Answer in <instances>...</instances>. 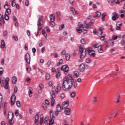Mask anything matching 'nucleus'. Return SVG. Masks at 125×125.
<instances>
[{"label": "nucleus", "instance_id": "53", "mask_svg": "<svg viewBox=\"0 0 125 125\" xmlns=\"http://www.w3.org/2000/svg\"><path fill=\"white\" fill-rule=\"evenodd\" d=\"M98 46H99L98 45V44H95L93 45V47H94V48H98Z\"/></svg>", "mask_w": 125, "mask_h": 125}, {"label": "nucleus", "instance_id": "10", "mask_svg": "<svg viewBox=\"0 0 125 125\" xmlns=\"http://www.w3.org/2000/svg\"><path fill=\"white\" fill-rule=\"evenodd\" d=\"M62 110V109L61 108V106L60 105V104H58L57 105V111L55 112L56 116H58L59 113L61 112Z\"/></svg>", "mask_w": 125, "mask_h": 125}, {"label": "nucleus", "instance_id": "48", "mask_svg": "<svg viewBox=\"0 0 125 125\" xmlns=\"http://www.w3.org/2000/svg\"><path fill=\"white\" fill-rule=\"evenodd\" d=\"M104 43L106 46V48H108V47H109V45H108V42L107 41H104Z\"/></svg>", "mask_w": 125, "mask_h": 125}, {"label": "nucleus", "instance_id": "3", "mask_svg": "<svg viewBox=\"0 0 125 125\" xmlns=\"http://www.w3.org/2000/svg\"><path fill=\"white\" fill-rule=\"evenodd\" d=\"M14 118V114L13 113H10L8 115V120H9V123L10 125H12L13 124V120H12Z\"/></svg>", "mask_w": 125, "mask_h": 125}, {"label": "nucleus", "instance_id": "22", "mask_svg": "<svg viewBox=\"0 0 125 125\" xmlns=\"http://www.w3.org/2000/svg\"><path fill=\"white\" fill-rule=\"evenodd\" d=\"M60 90H61V85L58 84L57 85V88L56 89V92L58 93V92H60Z\"/></svg>", "mask_w": 125, "mask_h": 125}, {"label": "nucleus", "instance_id": "62", "mask_svg": "<svg viewBox=\"0 0 125 125\" xmlns=\"http://www.w3.org/2000/svg\"><path fill=\"white\" fill-rule=\"evenodd\" d=\"M6 36H7V31H5L3 32V36L4 37H6Z\"/></svg>", "mask_w": 125, "mask_h": 125}, {"label": "nucleus", "instance_id": "9", "mask_svg": "<svg viewBox=\"0 0 125 125\" xmlns=\"http://www.w3.org/2000/svg\"><path fill=\"white\" fill-rule=\"evenodd\" d=\"M85 68V65L83 63H81V64L79 65L78 70L80 71V72H84Z\"/></svg>", "mask_w": 125, "mask_h": 125}, {"label": "nucleus", "instance_id": "12", "mask_svg": "<svg viewBox=\"0 0 125 125\" xmlns=\"http://www.w3.org/2000/svg\"><path fill=\"white\" fill-rule=\"evenodd\" d=\"M112 14L113 16L112 17V20L113 21H116V20H117V19L119 18V14H118L117 12H113Z\"/></svg>", "mask_w": 125, "mask_h": 125}, {"label": "nucleus", "instance_id": "45", "mask_svg": "<svg viewBox=\"0 0 125 125\" xmlns=\"http://www.w3.org/2000/svg\"><path fill=\"white\" fill-rule=\"evenodd\" d=\"M5 89H8V83H5V85H4Z\"/></svg>", "mask_w": 125, "mask_h": 125}, {"label": "nucleus", "instance_id": "38", "mask_svg": "<svg viewBox=\"0 0 125 125\" xmlns=\"http://www.w3.org/2000/svg\"><path fill=\"white\" fill-rule=\"evenodd\" d=\"M123 25V22L122 21H118V22L116 23V26H120L122 27Z\"/></svg>", "mask_w": 125, "mask_h": 125}, {"label": "nucleus", "instance_id": "14", "mask_svg": "<svg viewBox=\"0 0 125 125\" xmlns=\"http://www.w3.org/2000/svg\"><path fill=\"white\" fill-rule=\"evenodd\" d=\"M68 106H69V103H68V102H63L62 104V109L64 110V109H66Z\"/></svg>", "mask_w": 125, "mask_h": 125}, {"label": "nucleus", "instance_id": "32", "mask_svg": "<svg viewBox=\"0 0 125 125\" xmlns=\"http://www.w3.org/2000/svg\"><path fill=\"white\" fill-rule=\"evenodd\" d=\"M62 63H63V59H61L57 63V66H60V65H62Z\"/></svg>", "mask_w": 125, "mask_h": 125}, {"label": "nucleus", "instance_id": "8", "mask_svg": "<svg viewBox=\"0 0 125 125\" xmlns=\"http://www.w3.org/2000/svg\"><path fill=\"white\" fill-rule=\"evenodd\" d=\"M6 4L4 5V8L6 9L5 12H8V13H11V9L9 8V5H8V2L6 1L5 2Z\"/></svg>", "mask_w": 125, "mask_h": 125}, {"label": "nucleus", "instance_id": "19", "mask_svg": "<svg viewBox=\"0 0 125 125\" xmlns=\"http://www.w3.org/2000/svg\"><path fill=\"white\" fill-rule=\"evenodd\" d=\"M70 10L72 11L74 15H76L78 13V12L75 9V8L71 7H70Z\"/></svg>", "mask_w": 125, "mask_h": 125}, {"label": "nucleus", "instance_id": "27", "mask_svg": "<svg viewBox=\"0 0 125 125\" xmlns=\"http://www.w3.org/2000/svg\"><path fill=\"white\" fill-rule=\"evenodd\" d=\"M70 54L68 53H66L65 54V59L67 61H69V60H70Z\"/></svg>", "mask_w": 125, "mask_h": 125}, {"label": "nucleus", "instance_id": "44", "mask_svg": "<svg viewBox=\"0 0 125 125\" xmlns=\"http://www.w3.org/2000/svg\"><path fill=\"white\" fill-rule=\"evenodd\" d=\"M116 30H117V31H121V28H122V26H118V25H116Z\"/></svg>", "mask_w": 125, "mask_h": 125}, {"label": "nucleus", "instance_id": "33", "mask_svg": "<svg viewBox=\"0 0 125 125\" xmlns=\"http://www.w3.org/2000/svg\"><path fill=\"white\" fill-rule=\"evenodd\" d=\"M109 42L111 46H114V42L113 39H111L109 41Z\"/></svg>", "mask_w": 125, "mask_h": 125}, {"label": "nucleus", "instance_id": "31", "mask_svg": "<svg viewBox=\"0 0 125 125\" xmlns=\"http://www.w3.org/2000/svg\"><path fill=\"white\" fill-rule=\"evenodd\" d=\"M61 75V73H60V71H58L56 73V77L57 79H59L60 78V75Z\"/></svg>", "mask_w": 125, "mask_h": 125}, {"label": "nucleus", "instance_id": "49", "mask_svg": "<svg viewBox=\"0 0 125 125\" xmlns=\"http://www.w3.org/2000/svg\"><path fill=\"white\" fill-rule=\"evenodd\" d=\"M18 88L17 87V86H15L14 90V93H16L18 91Z\"/></svg>", "mask_w": 125, "mask_h": 125}, {"label": "nucleus", "instance_id": "26", "mask_svg": "<svg viewBox=\"0 0 125 125\" xmlns=\"http://www.w3.org/2000/svg\"><path fill=\"white\" fill-rule=\"evenodd\" d=\"M40 124H43V114H40Z\"/></svg>", "mask_w": 125, "mask_h": 125}, {"label": "nucleus", "instance_id": "21", "mask_svg": "<svg viewBox=\"0 0 125 125\" xmlns=\"http://www.w3.org/2000/svg\"><path fill=\"white\" fill-rule=\"evenodd\" d=\"M29 97H32V95H33V88L30 87L29 91L28 92Z\"/></svg>", "mask_w": 125, "mask_h": 125}, {"label": "nucleus", "instance_id": "56", "mask_svg": "<svg viewBox=\"0 0 125 125\" xmlns=\"http://www.w3.org/2000/svg\"><path fill=\"white\" fill-rule=\"evenodd\" d=\"M93 101L94 103H96V102H97V98L94 97Z\"/></svg>", "mask_w": 125, "mask_h": 125}, {"label": "nucleus", "instance_id": "16", "mask_svg": "<svg viewBox=\"0 0 125 125\" xmlns=\"http://www.w3.org/2000/svg\"><path fill=\"white\" fill-rule=\"evenodd\" d=\"M11 13H9L7 12H5V15H4V19L5 20H9V14H11Z\"/></svg>", "mask_w": 125, "mask_h": 125}, {"label": "nucleus", "instance_id": "57", "mask_svg": "<svg viewBox=\"0 0 125 125\" xmlns=\"http://www.w3.org/2000/svg\"><path fill=\"white\" fill-rule=\"evenodd\" d=\"M120 98H120V96H119L118 97L117 99V102H116V103H119V102H120L121 101Z\"/></svg>", "mask_w": 125, "mask_h": 125}, {"label": "nucleus", "instance_id": "63", "mask_svg": "<svg viewBox=\"0 0 125 125\" xmlns=\"http://www.w3.org/2000/svg\"><path fill=\"white\" fill-rule=\"evenodd\" d=\"M15 5H16V3H15V2H14V1H12V6L14 7V6H15Z\"/></svg>", "mask_w": 125, "mask_h": 125}, {"label": "nucleus", "instance_id": "60", "mask_svg": "<svg viewBox=\"0 0 125 125\" xmlns=\"http://www.w3.org/2000/svg\"><path fill=\"white\" fill-rule=\"evenodd\" d=\"M50 78V76L48 74H46V80H49Z\"/></svg>", "mask_w": 125, "mask_h": 125}, {"label": "nucleus", "instance_id": "37", "mask_svg": "<svg viewBox=\"0 0 125 125\" xmlns=\"http://www.w3.org/2000/svg\"><path fill=\"white\" fill-rule=\"evenodd\" d=\"M64 28H65V25L64 24L61 25V26L59 27L60 31H62L63 29H64Z\"/></svg>", "mask_w": 125, "mask_h": 125}, {"label": "nucleus", "instance_id": "7", "mask_svg": "<svg viewBox=\"0 0 125 125\" xmlns=\"http://www.w3.org/2000/svg\"><path fill=\"white\" fill-rule=\"evenodd\" d=\"M95 22V21L92 20L90 21V23H86V22L85 21H84L83 23L84 26H86V29H88V28H90V26H91V24H94Z\"/></svg>", "mask_w": 125, "mask_h": 125}, {"label": "nucleus", "instance_id": "1", "mask_svg": "<svg viewBox=\"0 0 125 125\" xmlns=\"http://www.w3.org/2000/svg\"><path fill=\"white\" fill-rule=\"evenodd\" d=\"M73 86L74 88H77L78 86V83L75 82L74 83V78L72 75L68 74L63 79V83L62 84V88L64 91H69L72 87Z\"/></svg>", "mask_w": 125, "mask_h": 125}, {"label": "nucleus", "instance_id": "25", "mask_svg": "<svg viewBox=\"0 0 125 125\" xmlns=\"http://www.w3.org/2000/svg\"><path fill=\"white\" fill-rule=\"evenodd\" d=\"M55 98H52L51 99V105L52 106H54V103H55V100L54 99Z\"/></svg>", "mask_w": 125, "mask_h": 125}, {"label": "nucleus", "instance_id": "4", "mask_svg": "<svg viewBox=\"0 0 125 125\" xmlns=\"http://www.w3.org/2000/svg\"><path fill=\"white\" fill-rule=\"evenodd\" d=\"M62 71H63L65 75H67L68 72H69V67H68L67 65H62L61 68Z\"/></svg>", "mask_w": 125, "mask_h": 125}, {"label": "nucleus", "instance_id": "23", "mask_svg": "<svg viewBox=\"0 0 125 125\" xmlns=\"http://www.w3.org/2000/svg\"><path fill=\"white\" fill-rule=\"evenodd\" d=\"M101 16V13L99 11L96 12V15L94 16V18H96V17H100Z\"/></svg>", "mask_w": 125, "mask_h": 125}, {"label": "nucleus", "instance_id": "18", "mask_svg": "<svg viewBox=\"0 0 125 125\" xmlns=\"http://www.w3.org/2000/svg\"><path fill=\"white\" fill-rule=\"evenodd\" d=\"M98 50L100 53H103V52H104V51L103 50V48H102V45H101L98 46Z\"/></svg>", "mask_w": 125, "mask_h": 125}, {"label": "nucleus", "instance_id": "59", "mask_svg": "<svg viewBox=\"0 0 125 125\" xmlns=\"http://www.w3.org/2000/svg\"><path fill=\"white\" fill-rule=\"evenodd\" d=\"M0 74H3V68L2 67L0 68Z\"/></svg>", "mask_w": 125, "mask_h": 125}, {"label": "nucleus", "instance_id": "41", "mask_svg": "<svg viewBox=\"0 0 125 125\" xmlns=\"http://www.w3.org/2000/svg\"><path fill=\"white\" fill-rule=\"evenodd\" d=\"M50 117L52 118V119L54 118V115H53V112L50 111Z\"/></svg>", "mask_w": 125, "mask_h": 125}, {"label": "nucleus", "instance_id": "46", "mask_svg": "<svg viewBox=\"0 0 125 125\" xmlns=\"http://www.w3.org/2000/svg\"><path fill=\"white\" fill-rule=\"evenodd\" d=\"M48 122V118L47 117L45 118L43 121L44 124H46V123H47Z\"/></svg>", "mask_w": 125, "mask_h": 125}, {"label": "nucleus", "instance_id": "13", "mask_svg": "<svg viewBox=\"0 0 125 125\" xmlns=\"http://www.w3.org/2000/svg\"><path fill=\"white\" fill-rule=\"evenodd\" d=\"M42 19H43V17L42 16L41 18H40L38 20V21L37 22V26H42Z\"/></svg>", "mask_w": 125, "mask_h": 125}, {"label": "nucleus", "instance_id": "5", "mask_svg": "<svg viewBox=\"0 0 125 125\" xmlns=\"http://www.w3.org/2000/svg\"><path fill=\"white\" fill-rule=\"evenodd\" d=\"M25 60L28 64H30L31 63V56H30V54L27 53L25 55Z\"/></svg>", "mask_w": 125, "mask_h": 125}, {"label": "nucleus", "instance_id": "28", "mask_svg": "<svg viewBox=\"0 0 125 125\" xmlns=\"http://www.w3.org/2000/svg\"><path fill=\"white\" fill-rule=\"evenodd\" d=\"M79 75H80V74L79 73V72H78V71L74 72V78H78L79 77Z\"/></svg>", "mask_w": 125, "mask_h": 125}, {"label": "nucleus", "instance_id": "51", "mask_svg": "<svg viewBox=\"0 0 125 125\" xmlns=\"http://www.w3.org/2000/svg\"><path fill=\"white\" fill-rule=\"evenodd\" d=\"M81 43H82L83 44H85V41L84 40V39H83L81 40Z\"/></svg>", "mask_w": 125, "mask_h": 125}, {"label": "nucleus", "instance_id": "24", "mask_svg": "<svg viewBox=\"0 0 125 125\" xmlns=\"http://www.w3.org/2000/svg\"><path fill=\"white\" fill-rule=\"evenodd\" d=\"M4 46H5V43L4 42V40H2L1 41V48H4Z\"/></svg>", "mask_w": 125, "mask_h": 125}, {"label": "nucleus", "instance_id": "36", "mask_svg": "<svg viewBox=\"0 0 125 125\" xmlns=\"http://www.w3.org/2000/svg\"><path fill=\"white\" fill-rule=\"evenodd\" d=\"M85 62L86 63H91V62H92V60H91V59L88 58L86 59Z\"/></svg>", "mask_w": 125, "mask_h": 125}, {"label": "nucleus", "instance_id": "34", "mask_svg": "<svg viewBox=\"0 0 125 125\" xmlns=\"http://www.w3.org/2000/svg\"><path fill=\"white\" fill-rule=\"evenodd\" d=\"M49 25L50 27H54L55 26V22L54 21H51L49 23Z\"/></svg>", "mask_w": 125, "mask_h": 125}, {"label": "nucleus", "instance_id": "52", "mask_svg": "<svg viewBox=\"0 0 125 125\" xmlns=\"http://www.w3.org/2000/svg\"><path fill=\"white\" fill-rule=\"evenodd\" d=\"M47 65L48 67H49V66H50V65H51V61H48V62H47Z\"/></svg>", "mask_w": 125, "mask_h": 125}, {"label": "nucleus", "instance_id": "47", "mask_svg": "<svg viewBox=\"0 0 125 125\" xmlns=\"http://www.w3.org/2000/svg\"><path fill=\"white\" fill-rule=\"evenodd\" d=\"M29 4H30V1H29V0H25V5L26 6H28Z\"/></svg>", "mask_w": 125, "mask_h": 125}, {"label": "nucleus", "instance_id": "29", "mask_svg": "<svg viewBox=\"0 0 125 125\" xmlns=\"http://www.w3.org/2000/svg\"><path fill=\"white\" fill-rule=\"evenodd\" d=\"M50 93H51V96L52 97V98H55L56 95H55V93H54V91L53 90H52Z\"/></svg>", "mask_w": 125, "mask_h": 125}, {"label": "nucleus", "instance_id": "40", "mask_svg": "<svg viewBox=\"0 0 125 125\" xmlns=\"http://www.w3.org/2000/svg\"><path fill=\"white\" fill-rule=\"evenodd\" d=\"M76 30L78 32V33H79V34H81V33H83V29L81 28H77Z\"/></svg>", "mask_w": 125, "mask_h": 125}, {"label": "nucleus", "instance_id": "58", "mask_svg": "<svg viewBox=\"0 0 125 125\" xmlns=\"http://www.w3.org/2000/svg\"><path fill=\"white\" fill-rule=\"evenodd\" d=\"M62 55H65L66 54V51L65 50H62L61 52Z\"/></svg>", "mask_w": 125, "mask_h": 125}, {"label": "nucleus", "instance_id": "35", "mask_svg": "<svg viewBox=\"0 0 125 125\" xmlns=\"http://www.w3.org/2000/svg\"><path fill=\"white\" fill-rule=\"evenodd\" d=\"M70 95L72 98H75V97H76V92H73L70 94Z\"/></svg>", "mask_w": 125, "mask_h": 125}, {"label": "nucleus", "instance_id": "6", "mask_svg": "<svg viewBox=\"0 0 125 125\" xmlns=\"http://www.w3.org/2000/svg\"><path fill=\"white\" fill-rule=\"evenodd\" d=\"M88 52L89 55H90V56H91L92 57H95V51L94 50H92L91 47H89L88 48Z\"/></svg>", "mask_w": 125, "mask_h": 125}, {"label": "nucleus", "instance_id": "30", "mask_svg": "<svg viewBox=\"0 0 125 125\" xmlns=\"http://www.w3.org/2000/svg\"><path fill=\"white\" fill-rule=\"evenodd\" d=\"M103 29V28L102 27H100L98 30V32L100 34L101 36L103 35V31H102Z\"/></svg>", "mask_w": 125, "mask_h": 125}, {"label": "nucleus", "instance_id": "54", "mask_svg": "<svg viewBox=\"0 0 125 125\" xmlns=\"http://www.w3.org/2000/svg\"><path fill=\"white\" fill-rule=\"evenodd\" d=\"M32 70V68L29 67V68H26V71L27 72V73H30V72H31Z\"/></svg>", "mask_w": 125, "mask_h": 125}, {"label": "nucleus", "instance_id": "50", "mask_svg": "<svg viewBox=\"0 0 125 125\" xmlns=\"http://www.w3.org/2000/svg\"><path fill=\"white\" fill-rule=\"evenodd\" d=\"M39 114H37L35 117V120H39Z\"/></svg>", "mask_w": 125, "mask_h": 125}, {"label": "nucleus", "instance_id": "42", "mask_svg": "<svg viewBox=\"0 0 125 125\" xmlns=\"http://www.w3.org/2000/svg\"><path fill=\"white\" fill-rule=\"evenodd\" d=\"M78 28H83V24L81 22H79L78 23Z\"/></svg>", "mask_w": 125, "mask_h": 125}, {"label": "nucleus", "instance_id": "39", "mask_svg": "<svg viewBox=\"0 0 125 125\" xmlns=\"http://www.w3.org/2000/svg\"><path fill=\"white\" fill-rule=\"evenodd\" d=\"M16 105L18 107V108H20V107H21V104L20 103V102H19V101H17Z\"/></svg>", "mask_w": 125, "mask_h": 125}, {"label": "nucleus", "instance_id": "15", "mask_svg": "<svg viewBox=\"0 0 125 125\" xmlns=\"http://www.w3.org/2000/svg\"><path fill=\"white\" fill-rule=\"evenodd\" d=\"M64 114L67 116H70L71 115V109L69 108H66L64 110Z\"/></svg>", "mask_w": 125, "mask_h": 125}, {"label": "nucleus", "instance_id": "11", "mask_svg": "<svg viewBox=\"0 0 125 125\" xmlns=\"http://www.w3.org/2000/svg\"><path fill=\"white\" fill-rule=\"evenodd\" d=\"M15 101H16V96H15V95L13 94L11 97V105H14V104H15Z\"/></svg>", "mask_w": 125, "mask_h": 125}, {"label": "nucleus", "instance_id": "17", "mask_svg": "<svg viewBox=\"0 0 125 125\" xmlns=\"http://www.w3.org/2000/svg\"><path fill=\"white\" fill-rule=\"evenodd\" d=\"M49 17L50 20L51 22H54V21H55V15H54V14L50 15Z\"/></svg>", "mask_w": 125, "mask_h": 125}, {"label": "nucleus", "instance_id": "2", "mask_svg": "<svg viewBox=\"0 0 125 125\" xmlns=\"http://www.w3.org/2000/svg\"><path fill=\"white\" fill-rule=\"evenodd\" d=\"M79 51L81 53L80 58H84L86 55V50L83 49L82 47H80Z\"/></svg>", "mask_w": 125, "mask_h": 125}, {"label": "nucleus", "instance_id": "20", "mask_svg": "<svg viewBox=\"0 0 125 125\" xmlns=\"http://www.w3.org/2000/svg\"><path fill=\"white\" fill-rule=\"evenodd\" d=\"M17 82V78H16V77L13 76L12 78V83H14V84H15Z\"/></svg>", "mask_w": 125, "mask_h": 125}, {"label": "nucleus", "instance_id": "64", "mask_svg": "<svg viewBox=\"0 0 125 125\" xmlns=\"http://www.w3.org/2000/svg\"><path fill=\"white\" fill-rule=\"evenodd\" d=\"M119 13H125V11L124 10H120L119 11Z\"/></svg>", "mask_w": 125, "mask_h": 125}, {"label": "nucleus", "instance_id": "43", "mask_svg": "<svg viewBox=\"0 0 125 125\" xmlns=\"http://www.w3.org/2000/svg\"><path fill=\"white\" fill-rule=\"evenodd\" d=\"M49 123L51 125H53V124H54V120L52 118H51L49 120Z\"/></svg>", "mask_w": 125, "mask_h": 125}, {"label": "nucleus", "instance_id": "55", "mask_svg": "<svg viewBox=\"0 0 125 125\" xmlns=\"http://www.w3.org/2000/svg\"><path fill=\"white\" fill-rule=\"evenodd\" d=\"M121 44H122V45H125V41L124 40H122L121 41Z\"/></svg>", "mask_w": 125, "mask_h": 125}, {"label": "nucleus", "instance_id": "61", "mask_svg": "<svg viewBox=\"0 0 125 125\" xmlns=\"http://www.w3.org/2000/svg\"><path fill=\"white\" fill-rule=\"evenodd\" d=\"M5 83H8V82H9V78H6V79L5 80Z\"/></svg>", "mask_w": 125, "mask_h": 125}]
</instances>
